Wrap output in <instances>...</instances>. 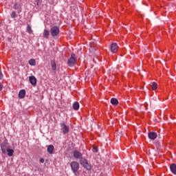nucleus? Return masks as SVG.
<instances>
[{
    "label": "nucleus",
    "mask_w": 176,
    "mask_h": 176,
    "mask_svg": "<svg viewBox=\"0 0 176 176\" xmlns=\"http://www.w3.org/2000/svg\"><path fill=\"white\" fill-rule=\"evenodd\" d=\"M170 171L173 173V174H175L176 175V164H172L170 166Z\"/></svg>",
    "instance_id": "obj_14"
},
{
    "label": "nucleus",
    "mask_w": 176,
    "mask_h": 176,
    "mask_svg": "<svg viewBox=\"0 0 176 176\" xmlns=\"http://www.w3.org/2000/svg\"><path fill=\"white\" fill-rule=\"evenodd\" d=\"M40 163H45V160L43 158L40 159Z\"/></svg>",
    "instance_id": "obj_26"
},
{
    "label": "nucleus",
    "mask_w": 176,
    "mask_h": 176,
    "mask_svg": "<svg viewBox=\"0 0 176 176\" xmlns=\"http://www.w3.org/2000/svg\"><path fill=\"white\" fill-rule=\"evenodd\" d=\"M150 86L152 90H156L157 89V83L153 82L150 83Z\"/></svg>",
    "instance_id": "obj_17"
},
{
    "label": "nucleus",
    "mask_w": 176,
    "mask_h": 176,
    "mask_svg": "<svg viewBox=\"0 0 176 176\" xmlns=\"http://www.w3.org/2000/svg\"><path fill=\"white\" fill-rule=\"evenodd\" d=\"M79 102H75L74 104H73V108L75 111H78V109H79Z\"/></svg>",
    "instance_id": "obj_21"
},
{
    "label": "nucleus",
    "mask_w": 176,
    "mask_h": 176,
    "mask_svg": "<svg viewBox=\"0 0 176 176\" xmlns=\"http://www.w3.org/2000/svg\"><path fill=\"white\" fill-rule=\"evenodd\" d=\"M92 151L94 153H97V152H98V147L94 146L92 148Z\"/></svg>",
    "instance_id": "obj_23"
},
{
    "label": "nucleus",
    "mask_w": 176,
    "mask_h": 176,
    "mask_svg": "<svg viewBox=\"0 0 176 176\" xmlns=\"http://www.w3.org/2000/svg\"><path fill=\"white\" fill-rule=\"evenodd\" d=\"M11 17H12V19H16V17H17V15L16 14V12L15 11H12V12Z\"/></svg>",
    "instance_id": "obj_24"
},
{
    "label": "nucleus",
    "mask_w": 176,
    "mask_h": 176,
    "mask_svg": "<svg viewBox=\"0 0 176 176\" xmlns=\"http://www.w3.org/2000/svg\"><path fill=\"white\" fill-rule=\"evenodd\" d=\"M50 36V32L47 30H44L43 36L46 38V39H49V36Z\"/></svg>",
    "instance_id": "obj_16"
},
{
    "label": "nucleus",
    "mask_w": 176,
    "mask_h": 176,
    "mask_svg": "<svg viewBox=\"0 0 176 176\" xmlns=\"http://www.w3.org/2000/svg\"><path fill=\"white\" fill-rule=\"evenodd\" d=\"M148 138H150V140H156V138H157V133H155V132H150L148 133Z\"/></svg>",
    "instance_id": "obj_10"
},
{
    "label": "nucleus",
    "mask_w": 176,
    "mask_h": 176,
    "mask_svg": "<svg viewBox=\"0 0 176 176\" xmlns=\"http://www.w3.org/2000/svg\"><path fill=\"white\" fill-rule=\"evenodd\" d=\"M25 97V90L21 89L19 93V98H24Z\"/></svg>",
    "instance_id": "obj_15"
},
{
    "label": "nucleus",
    "mask_w": 176,
    "mask_h": 176,
    "mask_svg": "<svg viewBox=\"0 0 176 176\" xmlns=\"http://www.w3.org/2000/svg\"><path fill=\"white\" fill-rule=\"evenodd\" d=\"M3 153H6V147L8 146V139L5 138L3 142L0 144Z\"/></svg>",
    "instance_id": "obj_6"
},
{
    "label": "nucleus",
    "mask_w": 176,
    "mask_h": 176,
    "mask_svg": "<svg viewBox=\"0 0 176 176\" xmlns=\"http://www.w3.org/2000/svg\"><path fill=\"white\" fill-rule=\"evenodd\" d=\"M13 8H14V9H15V10H17V13H21V5H20L17 3H15L14 4Z\"/></svg>",
    "instance_id": "obj_11"
},
{
    "label": "nucleus",
    "mask_w": 176,
    "mask_h": 176,
    "mask_svg": "<svg viewBox=\"0 0 176 176\" xmlns=\"http://www.w3.org/2000/svg\"><path fill=\"white\" fill-rule=\"evenodd\" d=\"M51 67H52V71H54V72H56L57 69V65L56 64V61L51 60Z\"/></svg>",
    "instance_id": "obj_13"
},
{
    "label": "nucleus",
    "mask_w": 176,
    "mask_h": 176,
    "mask_svg": "<svg viewBox=\"0 0 176 176\" xmlns=\"http://www.w3.org/2000/svg\"><path fill=\"white\" fill-rule=\"evenodd\" d=\"M29 80L31 85H32V86H36V78H35V76H30Z\"/></svg>",
    "instance_id": "obj_9"
},
{
    "label": "nucleus",
    "mask_w": 176,
    "mask_h": 176,
    "mask_svg": "<svg viewBox=\"0 0 176 176\" xmlns=\"http://www.w3.org/2000/svg\"><path fill=\"white\" fill-rule=\"evenodd\" d=\"M111 104H112V105H118V104H119V101L118 99L113 98L111 100Z\"/></svg>",
    "instance_id": "obj_19"
},
{
    "label": "nucleus",
    "mask_w": 176,
    "mask_h": 176,
    "mask_svg": "<svg viewBox=\"0 0 176 176\" xmlns=\"http://www.w3.org/2000/svg\"><path fill=\"white\" fill-rule=\"evenodd\" d=\"M27 32H28V34H32V29L31 28V25H28Z\"/></svg>",
    "instance_id": "obj_22"
},
{
    "label": "nucleus",
    "mask_w": 176,
    "mask_h": 176,
    "mask_svg": "<svg viewBox=\"0 0 176 176\" xmlns=\"http://www.w3.org/2000/svg\"><path fill=\"white\" fill-rule=\"evenodd\" d=\"M80 164L84 167V168H86L88 171H90L91 170V164H89V161L87 160L84 159L80 160Z\"/></svg>",
    "instance_id": "obj_4"
},
{
    "label": "nucleus",
    "mask_w": 176,
    "mask_h": 176,
    "mask_svg": "<svg viewBox=\"0 0 176 176\" xmlns=\"http://www.w3.org/2000/svg\"><path fill=\"white\" fill-rule=\"evenodd\" d=\"M70 166L74 175H79V162L73 161L70 163Z\"/></svg>",
    "instance_id": "obj_1"
},
{
    "label": "nucleus",
    "mask_w": 176,
    "mask_h": 176,
    "mask_svg": "<svg viewBox=\"0 0 176 176\" xmlns=\"http://www.w3.org/2000/svg\"><path fill=\"white\" fill-rule=\"evenodd\" d=\"M6 151L8 153H7L8 156H10V157H12L13 153H14V151H13V149H12V148H7Z\"/></svg>",
    "instance_id": "obj_18"
},
{
    "label": "nucleus",
    "mask_w": 176,
    "mask_h": 176,
    "mask_svg": "<svg viewBox=\"0 0 176 176\" xmlns=\"http://www.w3.org/2000/svg\"><path fill=\"white\" fill-rule=\"evenodd\" d=\"M50 34L53 38H56L60 34V29L57 26H53L50 29Z\"/></svg>",
    "instance_id": "obj_3"
},
{
    "label": "nucleus",
    "mask_w": 176,
    "mask_h": 176,
    "mask_svg": "<svg viewBox=\"0 0 176 176\" xmlns=\"http://www.w3.org/2000/svg\"><path fill=\"white\" fill-rule=\"evenodd\" d=\"M73 155L75 159H78L80 161L83 160L82 153L79 152L78 150H74L73 151Z\"/></svg>",
    "instance_id": "obj_7"
},
{
    "label": "nucleus",
    "mask_w": 176,
    "mask_h": 176,
    "mask_svg": "<svg viewBox=\"0 0 176 176\" xmlns=\"http://www.w3.org/2000/svg\"><path fill=\"white\" fill-rule=\"evenodd\" d=\"M2 89H3V86L2 85V83L0 82V91H2Z\"/></svg>",
    "instance_id": "obj_25"
},
{
    "label": "nucleus",
    "mask_w": 176,
    "mask_h": 176,
    "mask_svg": "<svg viewBox=\"0 0 176 176\" xmlns=\"http://www.w3.org/2000/svg\"><path fill=\"white\" fill-rule=\"evenodd\" d=\"M30 65H32L33 67H35L36 65V61L34 58H31L29 60Z\"/></svg>",
    "instance_id": "obj_20"
},
{
    "label": "nucleus",
    "mask_w": 176,
    "mask_h": 176,
    "mask_svg": "<svg viewBox=\"0 0 176 176\" xmlns=\"http://www.w3.org/2000/svg\"><path fill=\"white\" fill-rule=\"evenodd\" d=\"M119 50V46L118 45V43H113L111 45V53H116Z\"/></svg>",
    "instance_id": "obj_8"
},
{
    "label": "nucleus",
    "mask_w": 176,
    "mask_h": 176,
    "mask_svg": "<svg viewBox=\"0 0 176 176\" xmlns=\"http://www.w3.org/2000/svg\"><path fill=\"white\" fill-rule=\"evenodd\" d=\"M47 151L48 153H50V155H53V151H54V146H53V144L48 146Z\"/></svg>",
    "instance_id": "obj_12"
},
{
    "label": "nucleus",
    "mask_w": 176,
    "mask_h": 176,
    "mask_svg": "<svg viewBox=\"0 0 176 176\" xmlns=\"http://www.w3.org/2000/svg\"><path fill=\"white\" fill-rule=\"evenodd\" d=\"M76 64V55L75 54H72L71 57L67 61V65L69 67H74Z\"/></svg>",
    "instance_id": "obj_2"
},
{
    "label": "nucleus",
    "mask_w": 176,
    "mask_h": 176,
    "mask_svg": "<svg viewBox=\"0 0 176 176\" xmlns=\"http://www.w3.org/2000/svg\"><path fill=\"white\" fill-rule=\"evenodd\" d=\"M60 127L63 134H68L69 133V126L65 122L60 123Z\"/></svg>",
    "instance_id": "obj_5"
}]
</instances>
